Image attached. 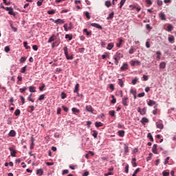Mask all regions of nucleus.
Segmentation results:
<instances>
[{
    "instance_id": "f257e3e1",
    "label": "nucleus",
    "mask_w": 176,
    "mask_h": 176,
    "mask_svg": "<svg viewBox=\"0 0 176 176\" xmlns=\"http://www.w3.org/2000/svg\"><path fill=\"white\" fill-rule=\"evenodd\" d=\"M63 52L65 53V56L67 60H74V56H72V55L71 56H68V47L65 46L63 47Z\"/></svg>"
},
{
    "instance_id": "f03ea898",
    "label": "nucleus",
    "mask_w": 176,
    "mask_h": 176,
    "mask_svg": "<svg viewBox=\"0 0 176 176\" xmlns=\"http://www.w3.org/2000/svg\"><path fill=\"white\" fill-rule=\"evenodd\" d=\"M5 10L8 12V14H10L11 16H14V17H16V13L13 11V8L12 7H6Z\"/></svg>"
},
{
    "instance_id": "7ed1b4c3",
    "label": "nucleus",
    "mask_w": 176,
    "mask_h": 176,
    "mask_svg": "<svg viewBox=\"0 0 176 176\" xmlns=\"http://www.w3.org/2000/svg\"><path fill=\"white\" fill-rule=\"evenodd\" d=\"M122 104L124 107H129V98L124 96L122 99Z\"/></svg>"
},
{
    "instance_id": "20e7f679",
    "label": "nucleus",
    "mask_w": 176,
    "mask_h": 176,
    "mask_svg": "<svg viewBox=\"0 0 176 176\" xmlns=\"http://www.w3.org/2000/svg\"><path fill=\"white\" fill-rule=\"evenodd\" d=\"M51 20H52V21H54L55 24H64L65 23L64 19H58L56 20L51 19Z\"/></svg>"
},
{
    "instance_id": "39448f33",
    "label": "nucleus",
    "mask_w": 176,
    "mask_h": 176,
    "mask_svg": "<svg viewBox=\"0 0 176 176\" xmlns=\"http://www.w3.org/2000/svg\"><path fill=\"white\" fill-rule=\"evenodd\" d=\"M91 26L94 27L95 28H98V30H102V26H101V25L96 23H91Z\"/></svg>"
},
{
    "instance_id": "423d86ee",
    "label": "nucleus",
    "mask_w": 176,
    "mask_h": 176,
    "mask_svg": "<svg viewBox=\"0 0 176 176\" xmlns=\"http://www.w3.org/2000/svg\"><path fill=\"white\" fill-rule=\"evenodd\" d=\"M131 65H132V67H134L135 65H141V62L139 60H131L130 62Z\"/></svg>"
},
{
    "instance_id": "0eeeda50",
    "label": "nucleus",
    "mask_w": 176,
    "mask_h": 176,
    "mask_svg": "<svg viewBox=\"0 0 176 176\" xmlns=\"http://www.w3.org/2000/svg\"><path fill=\"white\" fill-rule=\"evenodd\" d=\"M168 41L170 43H174L175 41V37H174V36L173 35H169V36L168 37Z\"/></svg>"
},
{
    "instance_id": "6e6552de",
    "label": "nucleus",
    "mask_w": 176,
    "mask_h": 176,
    "mask_svg": "<svg viewBox=\"0 0 176 176\" xmlns=\"http://www.w3.org/2000/svg\"><path fill=\"white\" fill-rule=\"evenodd\" d=\"M152 152L155 155H157V144H153L152 148Z\"/></svg>"
},
{
    "instance_id": "1a4fd4ad",
    "label": "nucleus",
    "mask_w": 176,
    "mask_h": 176,
    "mask_svg": "<svg viewBox=\"0 0 176 176\" xmlns=\"http://www.w3.org/2000/svg\"><path fill=\"white\" fill-rule=\"evenodd\" d=\"M157 129H160V130H163L164 129V125L162 123L156 122Z\"/></svg>"
},
{
    "instance_id": "9d476101",
    "label": "nucleus",
    "mask_w": 176,
    "mask_h": 176,
    "mask_svg": "<svg viewBox=\"0 0 176 176\" xmlns=\"http://www.w3.org/2000/svg\"><path fill=\"white\" fill-rule=\"evenodd\" d=\"M130 93L131 94H133L134 100H136L137 96L135 94H137V91H135L133 89H130Z\"/></svg>"
},
{
    "instance_id": "9b49d317",
    "label": "nucleus",
    "mask_w": 176,
    "mask_h": 176,
    "mask_svg": "<svg viewBox=\"0 0 176 176\" xmlns=\"http://www.w3.org/2000/svg\"><path fill=\"white\" fill-rule=\"evenodd\" d=\"M147 104L148 107H152V105H156V102L155 100H149Z\"/></svg>"
},
{
    "instance_id": "f8f14e48",
    "label": "nucleus",
    "mask_w": 176,
    "mask_h": 176,
    "mask_svg": "<svg viewBox=\"0 0 176 176\" xmlns=\"http://www.w3.org/2000/svg\"><path fill=\"white\" fill-rule=\"evenodd\" d=\"M74 93H76V94H78V93H79V83H77L75 85Z\"/></svg>"
},
{
    "instance_id": "ddd939ff",
    "label": "nucleus",
    "mask_w": 176,
    "mask_h": 176,
    "mask_svg": "<svg viewBox=\"0 0 176 176\" xmlns=\"http://www.w3.org/2000/svg\"><path fill=\"white\" fill-rule=\"evenodd\" d=\"M86 110L87 111V112H91V113H93L94 109L91 105L86 106Z\"/></svg>"
},
{
    "instance_id": "4468645a",
    "label": "nucleus",
    "mask_w": 176,
    "mask_h": 176,
    "mask_svg": "<svg viewBox=\"0 0 176 176\" xmlns=\"http://www.w3.org/2000/svg\"><path fill=\"white\" fill-rule=\"evenodd\" d=\"M140 122L142 123V124H145V123H148L149 122V120L145 117H143Z\"/></svg>"
},
{
    "instance_id": "2eb2a0df",
    "label": "nucleus",
    "mask_w": 176,
    "mask_h": 176,
    "mask_svg": "<svg viewBox=\"0 0 176 176\" xmlns=\"http://www.w3.org/2000/svg\"><path fill=\"white\" fill-rule=\"evenodd\" d=\"M10 137H16V131L14 130H11L8 133Z\"/></svg>"
},
{
    "instance_id": "dca6fc26",
    "label": "nucleus",
    "mask_w": 176,
    "mask_h": 176,
    "mask_svg": "<svg viewBox=\"0 0 176 176\" xmlns=\"http://www.w3.org/2000/svg\"><path fill=\"white\" fill-rule=\"evenodd\" d=\"M159 16L160 17L161 20L162 21L166 20V14H164V12H160L159 14Z\"/></svg>"
},
{
    "instance_id": "f3484780",
    "label": "nucleus",
    "mask_w": 176,
    "mask_h": 176,
    "mask_svg": "<svg viewBox=\"0 0 176 176\" xmlns=\"http://www.w3.org/2000/svg\"><path fill=\"white\" fill-rule=\"evenodd\" d=\"M113 16H115V12H111L109 16L107 18V20H111L112 19H113Z\"/></svg>"
},
{
    "instance_id": "a211bd4d",
    "label": "nucleus",
    "mask_w": 176,
    "mask_h": 176,
    "mask_svg": "<svg viewBox=\"0 0 176 176\" xmlns=\"http://www.w3.org/2000/svg\"><path fill=\"white\" fill-rule=\"evenodd\" d=\"M36 88L34 86L29 87V90H30V93H35V91H36Z\"/></svg>"
},
{
    "instance_id": "6ab92c4d",
    "label": "nucleus",
    "mask_w": 176,
    "mask_h": 176,
    "mask_svg": "<svg viewBox=\"0 0 176 176\" xmlns=\"http://www.w3.org/2000/svg\"><path fill=\"white\" fill-rule=\"evenodd\" d=\"M113 47V43H109L107 45V50H112Z\"/></svg>"
},
{
    "instance_id": "aec40b11",
    "label": "nucleus",
    "mask_w": 176,
    "mask_h": 176,
    "mask_svg": "<svg viewBox=\"0 0 176 176\" xmlns=\"http://www.w3.org/2000/svg\"><path fill=\"white\" fill-rule=\"evenodd\" d=\"M43 170L42 168L36 170L37 175L41 176V175H43Z\"/></svg>"
},
{
    "instance_id": "412c9836",
    "label": "nucleus",
    "mask_w": 176,
    "mask_h": 176,
    "mask_svg": "<svg viewBox=\"0 0 176 176\" xmlns=\"http://www.w3.org/2000/svg\"><path fill=\"white\" fill-rule=\"evenodd\" d=\"M127 68H128L127 63H124L123 65L120 67V69L122 71H124V70L127 69Z\"/></svg>"
},
{
    "instance_id": "4be33fe9",
    "label": "nucleus",
    "mask_w": 176,
    "mask_h": 176,
    "mask_svg": "<svg viewBox=\"0 0 176 176\" xmlns=\"http://www.w3.org/2000/svg\"><path fill=\"white\" fill-rule=\"evenodd\" d=\"M72 111L73 112V113H74L76 115V113H79V112H80V111L79 109H78L77 108L73 107L72 109Z\"/></svg>"
},
{
    "instance_id": "5701e85b",
    "label": "nucleus",
    "mask_w": 176,
    "mask_h": 176,
    "mask_svg": "<svg viewBox=\"0 0 176 176\" xmlns=\"http://www.w3.org/2000/svg\"><path fill=\"white\" fill-rule=\"evenodd\" d=\"M147 138H149L150 141H151V142H153L154 140H153V136H152V133H148L147 135Z\"/></svg>"
},
{
    "instance_id": "b1692460",
    "label": "nucleus",
    "mask_w": 176,
    "mask_h": 176,
    "mask_svg": "<svg viewBox=\"0 0 176 176\" xmlns=\"http://www.w3.org/2000/svg\"><path fill=\"white\" fill-rule=\"evenodd\" d=\"M125 132L123 130L118 131L119 137H124Z\"/></svg>"
},
{
    "instance_id": "393cba45",
    "label": "nucleus",
    "mask_w": 176,
    "mask_h": 176,
    "mask_svg": "<svg viewBox=\"0 0 176 176\" xmlns=\"http://www.w3.org/2000/svg\"><path fill=\"white\" fill-rule=\"evenodd\" d=\"M160 68L164 69V68H166V62H161L160 64Z\"/></svg>"
},
{
    "instance_id": "a878e982",
    "label": "nucleus",
    "mask_w": 176,
    "mask_h": 176,
    "mask_svg": "<svg viewBox=\"0 0 176 176\" xmlns=\"http://www.w3.org/2000/svg\"><path fill=\"white\" fill-rule=\"evenodd\" d=\"M137 161V160L135 158H133L132 159V166L133 167H137V162H135Z\"/></svg>"
},
{
    "instance_id": "bb28decb",
    "label": "nucleus",
    "mask_w": 176,
    "mask_h": 176,
    "mask_svg": "<svg viewBox=\"0 0 176 176\" xmlns=\"http://www.w3.org/2000/svg\"><path fill=\"white\" fill-rule=\"evenodd\" d=\"M124 3H126V0H121L120 2L119 8L122 9V8H123V5H124Z\"/></svg>"
},
{
    "instance_id": "cd10ccee",
    "label": "nucleus",
    "mask_w": 176,
    "mask_h": 176,
    "mask_svg": "<svg viewBox=\"0 0 176 176\" xmlns=\"http://www.w3.org/2000/svg\"><path fill=\"white\" fill-rule=\"evenodd\" d=\"M97 135H98V132L97 131H92V136L94 138H97Z\"/></svg>"
},
{
    "instance_id": "c85d7f7f",
    "label": "nucleus",
    "mask_w": 176,
    "mask_h": 176,
    "mask_svg": "<svg viewBox=\"0 0 176 176\" xmlns=\"http://www.w3.org/2000/svg\"><path fill=\"white\" fill-rule=\"evenodd\" d=\"M60 97L62 100H65V98H67V94L64 92H61Z\"/></svg>"
},
{
    "instance_id": "c756f323",
    "label": "nucleus",
    "mask_w": 176,
    "mask_h": 176,
    "mask_svg": "<svg viewBox=\"0 0 176 176\" xmlns=\"http://www.w3.org/2000/svg\"><path fill=\"white\" fill-rule=\"evenodd\" d=\"M28 43L27 41L23 42V46H24V47H25V49L27 50H28V49H31V47L30 46H28Z\"/></svg>"
},
{
    "instance_id": "7c9ffc66",
    "label": "nucleus",
    "mask_w": 176,
    "mask_h": 176,
    "mask_svg": "<svg viewBox=\"0 0 176 176\" xmlns=\"http://www.w3.org/2000/svg\"><path fill=\"white\" fill-rule=\"evenodd\" d=\"M54 38H56L55 35H52L48 40V43H52L53 41H54Z\"/></svg>"
},
{
    "instance_id": "2f4dec72",
    "label": "nucleus",
    "mask_w": 176,
    "mask_h": 176,
    "mask_svg": "<svg viewBox=\"0 0 176 176\" xmlns=\"http://www.w3.org/2000/svg\"><path fill=\"white\" fill-rule=\"evenodd\" d=\"M14 113L15 116H19V115H20V113H21V111H20V109H17L15 110Z\"/></svg>"
},
{
    "instance_id": "473e14b6",
    "label": "nucleus",
    "mask_w": 176,
    "mask_h": 176,
    "mask_svg": "<svg viewBox=\"0 0 176 176\" xmlns=\"http://www.w3.org/2000/svg\"><path fill=\"white\" fill-rule=\"evenodd\" d=\"M134 52H135V49L133 47H131L129 51V54H133Z\"/></svg>"
},
{
    "instance_id": "72a5a7b5",
    "label": "nucleus",
    "mask_w": 176,
    "mask_h": 176,
    "mask_svg": "<svg viewBox=\"0 0 176 176\" xmlns=\"http://www.w3.org/2000/svg\"><path fill=\"white\" fill-rule=\"evenodd\" d=\"M146 108L144 107L142 109V111H140V115L144 116V115H146Z\"/></svg>"
},
{
    "instance_id": "f704fd0d",
    "label": "nucleus",
    "mask_w": 176,
    "mask_h": 176,
    "mask_svg": "<svg viewBox=\"0 0 176 176\" xmlns=\"http://www.w3.org/2000/svg\"><path fill=\"white\" fill-rule=\"evenodd\" d=\"M32 94H30V96L28 98V101H31L32 102H34L35 100L32 99Z\"/></svg>"
},
{
    "instance_id": "c9c22d12",
    "label": "nucleus",
    "mask_w": 176,
    "mask_h": 176,
    "mask_svg": "<svg viewBox=\"0 0 176 176\" xmlns=\"http://www.w3.org/2000/svg\"><path fill=\"white\" fill-rule=\"evenodd\" d=\"M167 31H168V32L173 31V25H170V24L168 25Z\"/></svg>"
},
{
    "instance_id": "e433bc0d",
    "label": "nucleus",
    "mask_w": 176,
    "mask_h": 176,
    "mask_svg": "<svg viewBox=\"0 0 176 176\" xmlns=\"http://www.w3.org/2000/svg\"><path fill=\"white\" fill-rule=\"evenodd\" d=\"M95 126H96V127H97V128H98V127H102V123L101 122H96V123H95Z\"/></svg>"
},
{
    "instance_id": "4c0bfd02",
    "label": "nucleus",
    "mask_w": 176,
    "mask_h": 176,
    "mask_svg": "<svg viewBox=\"0 0 176 176\" xmlns=\"http://www.w3.org/2000/svg\"><path fill=\"white\" fill-rule=\"evenodd\" d=\"M65 39H69V41H72V35L65 34Z\"/></svg>"
},
{
    "instance_id": "58836bf2",
    "label": "nucleus",
    "mask_w": 176,
    "mask_h": 176,
    "mask_svg": "<svg viewBox=\"0 0 176 176\" xmlns=\"http://www.w3.org/2000/svg\"><path fill=\"white\" fill-rule=\"evenodd\" d=\"M156 54L157 55V58L158 60H160V56H162V52L160 51H157L156 52Z\"/></svg>"
},
{
    "instance_id": "ea45409f",
    "label": "nucleus",
    "mask_w": 176,
    "mask_h": 176,
    "mask_svg": "<svg viewBox=\"0 0 176 176\" xmlns=\"http://www.w3.org/2000/svg\"><path fill=\"white\" fill-rule=\"evenodd\" d=\"M83 32H85L87 36H89V35H91V32L87 31V29H84Z\"/></svg>"
},
{
    "instance_id": "a19ab883",
    "label": "nucleus",
    "mask_w": 176,
    "mask_h": 176,
    "mask_svg": "<svg viewBox=\"0 0 176 176\" xmlns=\"http://www.w3.org/2000/svg\"><path fill=\"white\" fill-rule=\"evenodd\" d=\"M47 13V14H54L56 13V10H48Z\"/></svg>"
},
{
    "instance_id": "79ce46f5",
    "label": "nucleus",
    "mask_w": 176,
    "mask_h": 176,
    "mask_svg": "<svg viewBox=\"0 0 176 176\" xmlns=\"http://www.w3.org/2000/svg\"><path fill=\"white\" fill-rule=\"evenodd\" d=\"M4 52H6V53H9V52H10V47H9V46H6L4 47Z\"/></svg>"
},
{
    "instance_id": "37998d69",
    "label": "nucleus",
    "mask_w": 176,
    "mask_h": 176,
    "mask_svg": "<svg viewBox=\"0 0 176 176\" xmlns=\"http://www.w3.org/2000/svg\"><path fill=\"white\" fill-rule=\"evenodd\" d=\"M137 82H138V78L135 77V78L132 80V85H137Z\"/></svg>"
},
{
    "instance_id": "c03bdc74",
    "label": "nucleus",
    "mask_w": 176,
    "mask_h": 176,
    "mask_svg": "<svg viewBox=\"0 0 176 176\" xmlns=\"http://www.w3.org/2000/svg\"><path fill=\"white\" fill-rule=\"evenodd\" d=\"M109 115H110V116H112V117L115 116V110L109 111Z\"/></svg>"
},
{
    "instance_id": "a18cd8bd",
    "label": "nucleus",
    "mask_w": 176,
    "mask_h": 176,
    "mask_svg": "<svg viewBox=\"0 0 176 176\" xmlns=\"http://www.w3.org/2000/svg\"><path fill=\"white\" fill-rule=\"evenodd\" d=\"M16 153H17V151L13 150V151L11 152V156H12V157H16Z\"/></svg>"
},
{
    "instance_id": "49530a36",
    "label": "nucleus",
    "mask_w": 176,
    "mask_h": 176,
    "mask_svg": "<svg viewBox=\"0 0 176 176\" xmlns=\"http://www.w3.org/2000/svg\"><path fill=\"white\" fill-rule=\"evenodd\" d=\"M112 100L111 101V104H116V98H115V96L113 95H112Z\"/></svg>"
},
{
    "instance_id": "de8ad7c7",
    "label": "nucleus",
    "mask_w": 176,
    "mask_h": 176,
    "mask_svg": "<svg viewBox=\"0 0 176 176\" xmlns=\"http://www.w3.org/2000/svg\"><path fill=\"white\" fill-rule=\"evenodd\" d=\"M25 71H27V65H25V67H22L21 69V72L22 74H24V72H25Z\"/></svg>"
},
{
    "instance_id": "09e8293b",
    "label": "nucleus",
    "mask_w": 176,
    "mask_h": 176,
    "mask_svg": "<svg viewBox=\"0 0 176 176\" xmlns=\"http://www.w3.org/2000/svg\"><path fill=\"white\" fill-rule=\"evenodd\" d=\"M25 90H27V87H24L23 88H21L19 91L20 93H25Z\"/></svg>"
},
{
    "instance_id": "8fccbe9b",
    "label": "nucleus",
    "mask_w": 176,
    "mask_h": 176,
    "mask_svg": "<svg viewBox=\"0 0 176 176\" xmlns=\"http://www.w3.org/2000/svg\"><path fill=\"white\" fill-rule=\"evenodd\" d=\"M118 80H119L118 85L120 86V87H123L124 86L123 80H122L121 79H119Z\"/></svg>"
},
{
    "instance_id": "3c124183",
    "label": "nucleus",
    "mask_w": 176,
    "mask_h": 176,
    "mask_svg": "<svg viewBox=\"0 0 176 176\" xmlns=\"http://www.w3.org/2000/svg\"><path fill=\"white\" fill-rule=\"evenodd\" d=\"M29 108H30V110L29 111V112H34V111L35 110V107L32 105H30L28 107Z\"/></svg>"
},
{
    "instance_id": "603ef678",
    "label": "nucleus",
    "mask_w": 176,
    "mask_h": 176,
    "mask_svg": "<svg viewBox=\"0 0 176 176\" xmlns=\"http://www.w3.org/2000/svg\"><path fill=\"white\" fill-rule=\"evenodd\" d=\"M123 42V40L122 39H120L119 40V43H117L116 46L117 47H120V46L122 45V43Z\"/></svg>"
},
{
    "instance_id": "864d4df0",
    "label": "nucleus",
    "mask_w": 176,
    "mask_h": 176,
    "mask_svg": "<svg viewBox=\"0 0 176 176\" xmlns=\"http://www.w3.org/2000/svg\"><path fill=\"white\" fill-rule=\"evenodd\" d=\"M105 6H107V8H109L111 6V1H105Z\"/></svg>"
},
{
    "instance_id": "5fc2aeb1",
    "label": "nucleus",
    "mask_w": 176,
    "mask_h": 176,
    "mask_svg": "<svg viewBox=\"0 0 176 176\" xmlns=\"http://www.w3.org/2000/svg\"><path fill=\"white\" fill-rule=\"evenodd\" d=\"M108 53L105 52L104 54L102 55V60H105V58H107V57H108Z\"/></svg>"
},
{
    "instance_id": "6e6d98bb",
    "label": "nucleus",
    "mask_w": 176,
    "mask_h": 176,
    "mask_svg": "<svg viewBox=\"0 0 176 176\" xmlns=\"http://www.w3.org/2000/svg\"><path fill=\"white\" fill-rule=\"evenodd\" d=\"M45 98V94H42L38 97V101H42Z\"/></svg>"
},
{
    "instance_id": "4d7b16f0",
    "label": "nucleus",
    "mask_w": 176,
    "mask_h": 176,
    "mask_svg": "<svg viewBox=\"0 0 176 176\" xmlns=\"http://www.w3.org/2000/svg\"><path fill=\"white\" fill-rule=\"evenodd\" d=\"M42 3H43V0H38L37 1V6H42Z\"/></svg>"
},
{
    "instance_id": "13d9d810",
    "label": "nucleus",
    "mask_w": 176,
    "mask_h": 176,
    "mask_svg": "<svg viewBox=\"0 0 176 176\" xmlns=\"http://www.w3.org/2000/svg\"><path fill=\"white\" fill-rule=\"evenodd\" d=\"M63 28L65 30V31H68V23H65L63 25Z\"/></svg>"
},
{
    "instance_id": "bf43d9fd",
    "label": "nucleus",
    "mask_w": 176,
    "mask_h": 176,
    "mask_svg": "<svg viewBox=\"0 0 176 176\" xmlns=\"http://www.w3.org/2000/svg\"><path fill=\"white\" fill-rule=\"evenodd\" d=\"M162 175L163 176H168V175H170V173L167 172V171H164V172H162Z\"/></svg>"
},
{
    "instance_id": "052dcab7",
    "label": "nucleus",
    "mask_w": 176,
    "mask_h": 176,
    "mask_svg": "<svg viewBox=\"0 0 176 176\" xmlns=\"http://www.w3.org/2000/svg\"><path fill=\"white\" fill-rule=\"evenodd\" d=\"M144 96H145V92H142V93L138 94V97H139V98L144 97Z\"/></svg>"
},
{
    "instance_id": "680f3d73",
    "label": "nucleus",
    "mask_w": 176,
    "mask_h": 176,
    "mask_svg": "<svg viewBox=\"0 0 176 176\" xmlns=\"http://www.w3.org/2000/svg\"><path fill=\"white\" fill-rule=\"evenodd\" d=\"M68 173H69V170H68V169H65L63 170L62 175H65V174H68Z\"/></svg>"
},
{
    "instance_id": "e2e57ef3",
    "label": "nucleus",
    "mask_w": 176,
    "mask_h": 176,
    "mask_svg": "<svg viewBox=\"0 0 176 176\" xmlns=\"http://www.w3.org/2000/svg\"><path fill=\"white\" fill-rule=\"evenodd\" d=\"M125 173L126 174H129V164L125 166Z\"/></svg>"
},
{
    "instance_id": "0e129e2a",
    "label": "nucleus",
    "mask_w": 176,
    "mask_h": 176,
    "mask_svg": "<svg viewBox=\"0 0 176 176\" xmlns=\"http://www.w3.org/2000/svg\"><path fill=\"white\" fill-rule=\"evenodd\" d=\"M146 3L148 5V6H151L152 5V1L151 0H146Z\"/></svg>"
},
{
    "instance_id": "69168bd1",
    "label": "nucleus",
    "mask_w": 176,
    "mask_h": 176,
    "mask_svg": "<svg viewBox=\"0 0 176 176\" xmlns=\"http://www.w3.org/2000/svg\"><path fill=\"white\" fill-rule=\"evenodd\" d=\"M148 76L146 75H143V80L144 82H146V80H148Z\"/></svg>"
},
{
    "instance_id": "338daca9",
    "label": "nucleus",
    "mask_w": 176,
    "mask_h": 176,
    "mask_svg": "<svg viewBox=\"0 0 176 176\" xmlns=\"http://www.w3.org/2000/svg\"><path fill=\"white\" fill-rule=\"evenodd\" d=\"M85 16L87 17V19H90V14L89 13V12H85Z\"/></svg>"
},
{
    "instance_id": "774afa93",
    "label": "nucleus",
    "mask_w": 176,
    "mask_h": 176,
    "mask_svg": "<svg viewBox=\"0 0 176 176\" xmlns=\"http://www.w3.org/2000/svg\"><path fill=\"white\" fill-rule=\"evenodd\" d=\"M25 60H27V58L25 57H21L20 59L21 63H25Z\"/></svg>"
}]
</instances>
